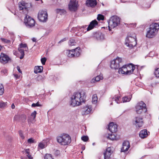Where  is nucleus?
Returning a JSON list of instances; mask_svg holds the SVG:
<instances>
[{
	"instance_id": "de8ad7c7",
	"label": "nucleus",
	"mask_w": 159,
	"mask_h": 159,
	"mask_svg": "<svg viewBox=\"0 0 159 159\" xmlns=\"http://www.w3.org/2000/svg\"><path fill=\"white\" fill-rule=\"evenodd\" d=\"M119 98H120V97H118V96L117 97H114L113 98V100H114V101H115L117 103H119L120 102H118L119 100Z\"/></svg>"
},
{
	"instance_id": "69168bd1",
	"label": "nucleus",
	"mask_w": 159,
	"mask_h": 159,
	"mask_svg": "<svg viewBox=\"0 0 159 159\" xmlns=\"http://www.w3.org/2000/svg\"><path fill=\"white\" fill-rule=\"evenodd\" d=\"M112 103H111V105H112Z\"/></svg>"
},
{
	"instance_id": "2f4dec72",
	"label": "nucleus",
	"mask_w": 159,
	"mask_h": 159,
	"mask_svg": "<svg viewBox=\"0 0 159 159\" xmlns=\"http://www.w3.org/2000/svg\"><path fill=\"white\" fill-rule=\"evenodd\" d=\"M20 120H21L22 122H24L26 119V116L25 115H22L20 116Z\"/></svg>"
},
{
	"instance_id": "9b49d317",
	"label": "nucleus",
	"mask_w": 159,
	"mask_h": 159,
	"mask_svg": "<svg viewBox=\"0 0 159 159\" xmlns=\"http://www.w3.org/2000/svg\"><path fill=\"white\" fill-rule=\"evenodd\" d=\"M133 124L137 127H141L143 124L142 117L140 116L136 117L133 120Z\"/></svg>"
},
{
	"instance_id": "e2e57ef3",
	"label": "nucleus",
	"mask_w": 159,
	"mask_h": 159,
	"mask_svg": "<svg viewBox=\"0 0 159 159\" xmlns=\"http://www.w3.org/2000/svg\"><path fill=\"white\" fill-rule=\"evenodd\" d=\"M2 46H0V51L1 50V49L2 48Z\"/></svg>"
},
{
	"instance_id": "a878e982",
	"label": "nucleus",
	"mask_w": 159,
	"mask_h": 159,
	"mask_svg": "<svg viewBox=\"0 0 159 159\" xmlns=\"http://www.w3.org/2000/svg\"><path fill=\"white\" fill-rule=\"evenodd\" d=\"M56 12L57 13H59L60 14H65L66 13V11L65 9H57L56 10Z\"/></svg>"
},
{
	"instance_id": "20e7f679",
	"label": "nucleus",
	"mask_w": 159,
	"mask_h": 159,
	"mask_svg": "<svg viewBox=\"0 0 159 159\" xmlns=\"http://www.w3.org/2000/svg\"><path fill=\"white\" fill-rule=\"evenodd\" d=\"M159 29V25L158 23H153L150 25L146 34V37L148 38H152L155 35V33L157 32Z\"/></svg>"
},
{
	"instance_id": "e433bc0d",
	"label": "nucleus",
	"mask_w": 159,
	"mask_h": 159,
	"mask_svg": "<svg viewBox=\"0 0 159 159\" xmlns=\"http://www.w3.org/2000/svg\"><path fill=\"white\" fill-rule=\"evenodd\" d=\"M44 159H53L51 154H46L44 156Z\"/></svg>"
},
{
	"instance_id": "6e6552de",
	"label": "nucleus",
	"mask_w": 159,
	"mask_h": 159,
	"mask_svg": "<svg viewBox=\"0 0 159 159\" xmlns=\"http://www.w3.org/2000/svg\"><path fill=\"white\" fill-rule=\"evenodd\" d=\"M122 63V58L117 57L115 59H114L111 61L110 67L111 69H118L120 66V64Z\"/></svg>"
},
{
	"instance_id": "ea45409f",
	"label": "nucleus",
	"mask_w": 159,
	"mask_h": 159,
	"mask_svg": "<svg viewBox=\"0 0 159 159\" xmlns=\"http://www.w3.org/2000/svg\"><path fill=\"white\" fill-rule=\"evenodd\" d=\"M154 74L157 77L159 78V68L155 70Z\"/></svg>"
},
{
	"instance_id": "f03ea898",
	"label": "nucleus",
	"mask_w": 159,
	"mask_h": 159,
	"mask_svg": "<svg viewBox=\"0 0 159 159\" xmlns=\"http://www.w3.org/2000/svg\"><path fill=\"white\" fill-rule=\"evenodd\" d=\"M135 67L132 63L128 65L123 66L121 67L120 68L118 72L119 74L126 75H130L132 74L135 70Z\"/></svg>"
},
{
	"instance_id": "58836bf2",
	"label": "nucleus",
	"mask_w": 159,
	"mask_h": 159,
	"mask_svg": "<svg viewBox=\"0 0 159 159\" xmlns=\"http://www.w3.org/2000/svg\"><path fill=\"white\" fill-rule=\"evenodd\" d=\"M1 39L3 42L5 43H10L11 41L7 39L3 38H1Z\"/></svg>"
},
{
	"instance_id": "49530a36",
	"label": "nucleus",
	"mask_w": 159,
	"mask_h": 159,
	"mask_svg": "<svg viewBox=\"0 0 159 159\" xmlns=\"http://www.w3.org/2000/svg\"><path fill=\"white\" fill-rule=\"evenodd\" d=\"M41 61L42 64L44 65L45 64V62L46 61V58L45 57L41 59Z\"/></svg>"
},
{
	"instance_id": "4c0bfd02",
	"label": "nucleus",
	"mask_w": 159,
	"mask_h": 159,
	"mask_svg": "<svg viewBox=\"0 0 159 159\" xmlns=\"http://www.w3.org/2000/svg\"><path fill=\"white\" fill-rule=\"evenodd\" d=\"M97 19L98 20H103L104 19V16L103 15L101 14H98V15Z\"/></svg>"
},
{
	"instance_id": "423d86ee",
	"label": "nucleus",
	"mask_w": 159,
	"mask_h": 159,
	"mask_svg": "<svg viewBox=\"0 0 159 159\" xmlns=\"http://www.w3.org/2000/svg\"><path fill=\"white\" fill-rule=\"evenodd\" d=\"M135 37V34H134L133 37L131 36H128L125 40V44L130 48L135 46L137 44V42Z\"/></svg>"
},
{
	"instance_id": "72a5a7b5",
	"label": "nucleus",
	"mask_w": 159,
	"mask_h": 159,
	"mask_svg": "<svg viewBox=\"0 0 159 159\" xmlns=\"http://www.w3.org/2000/svg\"><path fill=\"white\" fill-rule=\"evenodd\" d=\"M4 92V89L2 84H0V95H2Z\"/></svg>"
},
{
	"instance_id": "680f3d73",
	"label": "nucleus",
	"mask_w": 159,
	"mask_h": 159,
	"mask_svg": "<svg viewBox=\"0 0 159 159\" xmlns=\"http://www.w3.org/2000/svg\"><path fill=\"white\" fill-rule=\"evenodd\" d=\"M85 148V147H84V146H83V147H82V149L83 150H84Z\"/></svg>"
},
{
	"instance_id": "b1692460",
	"label": "nucleus",
	"mask_w": 159,
	"mask_h": 159,
	"mask_svg": "<svg viewBox=\"0 0 159 159\" xmlns=\"http://www.w3.org/2000/svg\"><path fill=\"white\" fill-rule=\"evenodd\" d=\"M43 69L42 66H35L34 68V72L35 74L41 72Z\"/></svg>"
},
{
	"instance_id": "864d4df0",
	"label": "nucleus",
	"mask_w": 159,
	"mask_h": 159,
	"mask_svg": "<svg viewBox=\"0 0 159 159\" xmlns=\"http://www.w3.org/2000/svg\"><path fill=\"white\" fill-rule=\"evenodd\" d=\"M17 70L18 71H19V73H22L21 70L20 69V68L19 66H17L16 67Z\"/></svg>"
},
{
	"instance_id": "f704fd0d",
	"label": "nucleus",
	"mask_w": 159,
	"mask_h": 159,
	"mask_svg": "<svg viewBox=\"0 0 159 159\" xmlns=\"http://www.w3.org/2000/svg\"><path fill=\"white\" fill-rule=\"evenodd\" d=\"M7 102H5L2 101L0 102V108H4L7 106Z\"/></svg>"
},
{
	"instance_id": "338daca9",
	"label": "nucleus",
	"mask_w": 159,
	"mask_h": 159,
	"mask_svg": "<svg viewBox=\"0 0 159 159\" xmlns=\"http://www.w3.org/2000/svg\"><path fill=\"white\" fill-rule=\"evenodd\" d=\"M36 1H39V0H35Z\"/></svg>"
},
{
	"instance_id": "4be33fe9",
	"label": "nucleus",
	"mask_w": 159,
	"mask_h": 159,
	"mask_svg": "<svg viewBox=\"0 0 159 159\" xmlns=\"http://www.w3.org/2000/svg\"><path fill=\"white\" fill-rule=\"evenodd\" d=\"M149 134V132H148L146 129H144L140 131L139 136L142 139H144L147 137Z\"/></svg>"
},
{
	"instance_id": "f8f14e48",
	"label": "nucleus",
	"mask_w": 159,
	"mask_h": 159,
	"mask_svg": "<svg viewBox=\"0 0 159 159\" xmlns=\"http://www.w3.org/2000/svg\"><path fill=\"white\" fill-rule=\"evenodd\" d=\"M77 3L76 0H70L68 5V8L71 11H75L77 9Z\"/></svg>"
},
{
	"instance_id": "c756f323",
	"label": "nucleus",
	"mask_w": 159,
	"mask_h": 159,
	"mask_svg": "<svg viewBox=\"0 0 159 159\" xmlns=\"http://www.w3.org/2000/svg\"><path fill=\"white\" fill-rule=\"evenodd\" d=\"M131 98H128V97L127 96H125L124 97L122 98L123 102H129L131 99Z\"/></svg>"
},
{
	"instance_id": "8fccbe9b",
	"label": "nucleus",
	"mask_w": 159,
	"mask_h": 159,
	"mask_svg": "<svg viewBox=\"0 0 159 159\" xmlns=\"http://www.w3.org/2000/svg\"><path fill=\"white\" fill-rule=\"evenodd\" d=\"M80 49V48L77 47V48H76L75 49H73V51L74 52V53H77V52L80 53V52L78 51V50H79Z\"/></svg>"
},
{
	"instance_id": "cd10ccee",
	"label": "nucleus",
	"mask_w": 159,
	"mask_h": 159,
	"mask_svg": "<svg viewBox=\"0 0 159 159\" xmlns=\"http://www.w3.org/2000/svg\"><path fill=\"white\" fill-rule=\"evenodd\" d=\"M98 100V97L96 94L93 95L92 98V102L93 104H95Z\"/></svg>"
},
{
	"instance_id": "13d9d810",
	"label": "nucleus",
	"mask_w": 159,
	"mask_h": 159,
	"mask_svg": "<svg viewBox=\"0 0 159 159\" xmlns=\"http://www.w3.org/2000/svg\"><path fill=\"white\" fill-rule=\"evenodd\" d=\"M87 25H84V26H81L80 28V29L81 28H83V29H84L85 28H86L87 27Z\"/></svg>"
},
{
	"instance_id": "393cba45",
	"label": "nucleus",
	"mask_w": 159,
	"mask_h": 159,
	"mask_svg": "<svg viewBox=\"0 0 159 159\" xmlns=\"http://www.w3.org/2000/svg\"><path fill=\"white\" fill-rule=\"evenodd\" d=\"M103 77L102 76L100 75H98L97 76L95 79H93L91 80V83H93L94 81L98 82L100 81V80H101L102 79Z\"/></svg>"
},
{
	"instance_id": "f257e3e1",
	"label": "nucleus",
	"mask_w": 159,
	"mask_h": 159,
	"mask_svg": "<svg viewBox=\"0 0 159 159\" xmlns=\"http://www.w3.org/2000/svg\"><path fill=\"white\" fill-rule=\"evenodd\" d=\"M86 98V93L84 92L74 93L71 98L70 105L73 107L79 106L81 102H85Z\"/></svg>"
},
{
	"instance_id": "774afa93",
	"label": "nucleus",
	"mask_w": 159,
	"mask_h": 159,
	"mask_svg": "<svg viewBox=\"0 0 159 159\" xmlns=\"http://www.w3.org/2000/svg\"><path fill=\"white\" fill-rule=\"evenodd\" d=\"M14 14L15 15H16V13H14Z\"/></svg>"
},
{
	"instance_id": "6e6d98bb",
	"label": "nucleus",
	"mask_w": 159,
	"mask_h": 159,
	"mask_svg": "<svg viewBox=\"0 0 159 159\" xmlns=\"http://www.w3.org/2000/svg\"><path fill=\"white\" fill-rule=\"evenodd\" d=\"M66 38H64L63 39L61 40L60 41H59V43H61V42L66 41Z\"/></svg>"
},
{
	"instance_id": "4d7b16f0",
	"label": "nucleus",
	"mask_w": 159,
	"mask_h": 159,
	"mask_svg": "<svg viewBox=\"0 0 159 159\" xmlns=\"http://www.w3.org/2000/svg\"><path fill=\"white\" fill-rule=\"evenodd\" d=\"M11 108L12 109H14L15 108V106L13 103L11 105Z\"/></svg>"
},
{
	"instance_id": "c9c22d12",
	"label": "nucleus",
	"mask_w": 159,
	"mask_h": 159,
	"mask_svg": "<svg viewBox=\"0 0 159 159\" xmlns=\"http://www.w3.org/2000/svg\"><path fill=\"white\" fill-rule=\"evenodd\" d=\"M25 152L26 154H27V155L28 158L30 159H32V157L31 156L30 154V149H26L25 150Z\"/></svg>"
},
{
	"instance_id": "79ce46f5",
	"label": "nucleus",
	"mask_w": 159,
	"mask_h": 159,
	"mask_svg": "<svg viewBox=\"0 0 159 159\" xmlns=\"http://www.w3.org/2000/svg\"><path fill=\"white\" fill-rule=\"evenodd\" d=\"M36 111H34L31 114V116L32 117V120H34L35 118Z\"/></svg>"
},
{
	"instance_id": "6ab92c4d",
	"label": "nucleus",
	"mask_w": 159,
	"mask_h": 159,
	"mask_svg": "<svg viewBox=\"0 0 159 159\" xmlns=\"http://www.w3.org/2000/svg\"><path fill=\"white\" fill-rule=\"evenodd\" d=\"M98 24L97 21L96 20H94L91 21L88 27L87 28V31H89L95 27Z\"/></svg>"
},
{
	"instance_id": "603ef678",
	"label": "nucleus",
	"mask_w": 159,
	"mask_h": 159,
	"mask_svg": "<svg viewBox=\"0 0 159 159\" xmlns=\"http://www.w3.org/2000/svg\"><path fill=\"white\" fill-rule=\"evenodd\" d=\"M20 116L15 115L14 118V120H20Z\"/></svg>"
},
{
	"instance_id": "4468645a",
	"label": "nucleus",
	"mask_w": 159,
	"mask_h": 159,
	"mask_svg": "<svg viewBox=\"0 0 159 159\" xmlns=\"http://www.w3.org/2000/svg\"><path fill=\"white\" fill-rule=\"evenodd\" d=\"M11 59L6 54L2 53L0 56V61L3 64L7 63Z\"/></svg>"
},
{
	"instance_id": "412c9836",
	"label": "nucleus",
	"mask_w": 159,
	"mask_h": 159,
	"mask_svg": "<svg viewBox=\"0 0 159 159\" xmlns=\"http://www.w3.org/2000/svg\"><path fill=\"white\" fill-rule=\"evenodd\" d=\"M111 154V148H107L105 152L104 153V159H109Z\"/></svg>"
},
{
	"instance_id": "1a4fd4ad",
	"label": "nucleus",
	"mask_w": 159,
	"mask_h": 159,
	"mask_svg": "<svg viewBox=\"0 0 159 159\" xmlns=\"http://www.w3.org/2000/svg\"><path fill=\"white\" fill-rule=\"evenodd\" d=\"M38 18L41 22H45L48 19V14L45 10L40 11L38 14Z\"/></svg>"
},
{
	"instance_id": "aec40b11",
	"label": "nucleus",
	"mask_w": 159,
	"mask_h": 159,
	"mask_svg": "<svg viewBox=\"0 0 159 159\" xmlns=\"http://www.w3.org/2000/svg\"><path fill=\"white\" fill-rule=\"evenodd\" d=\"M97 4V2L96 0H87L86 1V5L89 7H94Z\"/></svg>"
},
{
	"instance_id": "052dcab7",
	"label": "nucleus",
	"mask_w": 159,
	"mask_h": 159,
	"mask_svg": "<svg viewBox=\"0 0 159 159\" xmlns=\"http://www.w3.org/2000/svg\"><path fill=\"white\" fill-rule=\"evenodd\" d=\"M127 0H121V1L123 2H125L127 1Z\"/></svg>"
},
{
	"instance_id": "a19ab883",
	"label": "nucleus",
	"mask_w": 159,
	"mask_h": 159,
	"mask_svg": "<svg viewBox=\"0 0 159 159\" xmlns=\"http://www.w3.org/2000/svg\"><path fill=\"white\" fill-rule=\"evenodd\" d=\"M20 48H25L27 47V50H28V48L27 47V45L26 44H23L22 43H21L20 45Z\"/></svg>"
},
{
	"instance_id": "3c124183",
	"label": "nucleus",
	"mask_w": 159,
	"mask_h": 159,
	"mask_svg": "<svg viewBox=\"0 0 159 159\" xmlns=\"http://www.w3.org/2000/svg\"><path fill=\"white\" fill-rule=\"evenodd\" d=\"M28 142L29 143H33L34 142V140L33 138H30L28 140Z\"/></svg>"
},
{
	"instance_id": "473e14b6",
	"label": "nucleus",
	"mask_w": 159,
	"mask_h": 159,
	"mask_svg": "<svg viewBox=\"0 0 159 159\" xmlns=\"http://www.w3.org/2000/svg\"><path fill=\"white\" fill-rule=\"evenodd\" d=\"M44 78L41 75H39L35 78V80L37 81H41Z\"/></svg>"
},
{
	"instance_id": "ddd939ff",
	"label": "nucleus",
	"mask_w": 159,
	"mask_h": 159,
	"mask_svg": "<svg viewBox=\"0 0 159 159\" xmlns=\"http://www.w3.org/2000/svg\"><path fill=\"white\" fill-rule=\"evenodd\" d=\"M28 5V4L25 3L23 1H21L18 3L19 10H23L25 13L27 12L28 10V7H27Z\"/></svg>"
},
{
	"instance_id": "a211bd4d",
	"label": "nucleus",
	"mask_w": 159,
	"mask_h": 159,
	"mask_svg": "<svg viewBox=\"0 0 159 159\" xmlns=\"http://www.w3.org/2000/svg\"><path fill=\"white\" fill-rule=\"evenodd\" d=\"M93 37L97 40H101L104 39V35L101 32H96L94 33Z\"/></svg>"
},
{
	"instance_id": "c85d7f7f",
	"label": "nucleus",
	"mask_w": 159,
	"mask_h": 159,
	"mask_svg": "<svg viewBox=\"0 0 159 159\" xmlns=\"http://www.w3.org/2000/svg\"><path fill=\"white\" fill-rule=\"evenodd\" d=\"M107 139L111 140H114L116 139V136L114 134H112L111 133V134H109L107 137Z\"/></svg>"
},
{
	"instance_id": "dca6fc26",
	"label": "nucleus",
	"mask_w": 159,
	"mask_h": 159,
	"mask_svg": "<svg viewBox=\"0 0 159 159\" xmlns=\"http://www.w3.org/2000/svg\"><path fill=\"white\" fill-rule=\"evenodd\" d=\"M92 110V107L91 106H87L82 109V114L83 115L88 114L91 112Z\"/></svg>"
},
{
	"instance_id": "0eeeda50",
	"label": "nucleus",
	"mask_w": 159,
	"mask_h": 159,
	"mask_svg": "<svg viewBox=\"0 0 159 159\" xmlns=\"http://www.w3.org/2000/svg\"><path fill=\"white\" fill-rule=\"evenodd\" d=\"M136 113L138 114H141L147 111L146 105L143 101L138 103L135 107Z\"/></svg>"
},
{
	"instance_id": "37998d69",
	"label": "nucleus",
	"mask_w": 159,
	"mask_h": 159,
	"mask_svg": "<svg viewBox=\"0 0 159 159\" xmlns=\"http://www.w3.org/2000/svg\"><path fill=\"white\" fill-rule=\"evenodd\" d=\"M82 140L84 142H86L89 139V138L87 136H84L82 137Z\"/></svg>"
},
{
	"instance_id": "c03bdc74",
	"label": "nucleus",
	"mask_w": 159,
	"mask_h": 159,
	"mask_svg": "<svg viewBox=\"0 0 159 159\" xmlns=\"http://www.w3.org/2000/svg\"><path fill=\"white\" fill-rule=\"evenodd\" d=\"M19 134L20 136V137L21 138V139H24L25 137L24 136L23 134L22 131L21 130H20L19 131Z\"/></svg>"
},
{
	"instance_id": "f3484780",
	"label": "nucleus",
	"mask_w": 159,
	"mask_h": 159,
	"mask_svg": "<svg viewBox=\"0 0 159 159\" xmlns=\"http://www.w3.org/2000/svg\"><path fill=\"white\" fill-rule=\"evenodd\" d=\"M130 147L129 142L128 141H124L123 143L122 147L121 149V152L127 151Z\"/></svg>"
},
{
	"instance_id": "7ed1b4c3",
	"label": "nucleus",
	"mask_w": 159,
	"mask_h": 159,
	"mask_svg": "<svg viewBox=\"0 0 159 159\" xmlns=\"http://www.w3.org/2000/svg\"><path fill=\"white\" fill-rule=\"evenodd\" d=\"M57 140L60 144L63 145H68L71 142L70 136L66 134H63L58 136L57 138Z\"/></svg>"
},
{
	"instance_id": "0e129e2a",
	"label": "nucleus",
	"mask_w": 159,
	"mask_h": 159,
	"mask_svg": "<svg viewBox=\"0 0 159 159\" xmlns=\"http://www.w3.org/2000/svg\"><path fill=\"white\" fill-rule=\"evenodd\" d=\"M93 145H95V143H93V144H92Z\"/></svg>"
},
{
	"instance_id": "bb28decb",
	"label": "nucleus",
	"mask_w": 159,
	"mask_h": 159,
	"mask_svg": "<svg viewBox=\"0 0 159 159\" xmlns=\"http://www.w3.org/2000/svg\"><path fill=\"white\" fill-rule=\"evenodd\" d=\"M18 50L21 54L20 58V59H22L24 58L25 56L24 50L23 49H21V48H18Z\"/></svg>"
},
{
	"instance_id": "2eb2a0df",
	"label": "nucleus",
	"mask_w": 159,
	"mask_h": 159,
	"mask_svg": "<svg viewBox=\"0 0 159 159\" xmlns=\"http://www.w3.org/2000/svg\"><path fill=\"white\" fill-rule=\"evenodd\" d=\"M108 129L112 133H115L117 131V125L113 122H111L109 125Z\"/></svg>"
},
{
	"instance_id": "a18cd8bd",
	"label": "nucleus",
	"mask_w": 159,
	"mask_h": 159,
	"mask_svg": "<svg viewBox=\"0 0 159 159\" xmlns=\"http://www.w3.org/2000/svg\"><path fill=\"white\" fill-rule=\"evenodd\" d=\"M41 106V105L39 104V102H37L36 103H33L31 105V106L33 107Z\"/></svg>"
},
{
	"instance_id": "7c9ffc66",
	"label": "nucleus",
	"mask_w": 159,
	"mask_h": 159,
	"mask_svg": "<svg viewBox=\"0 0 159 159\" xmlns=\"http://www.w3.org/2000/svg\"><path fill=\"white\" fill-rule=\"evenodd\" d=\"M76 42L75 40L72 39H70L69 41V44L70 46L75 45Z\"/></svg>"
},
{
	"instance_id": "39448f33",
	"label": "nucleus",
	"mask_w": 159,
	"mask_h": 159,
	"mask_svg": "<svg viewBox=\"0 0 159 159\" xmlns=\"http://www.w3.org/2000/svg\"><path fill=\"white\" fill-rule=\"evenodd\" d=\"M108 27L109 30H111V28H114L118 25L120 24V19L116 16H112L108 21Z\"/></svg>"
},
{
	"instance_id": "9d476101",
	"label": "nucleus",
	"mask_w": 159,
	"mask_h": 159,
	"mask_svg": "<svg viewBox=\"0 0 159 159\" xmlns=\"http://www.w3.org/2000/svg\"><path fill=\"white\" fill-rule=\"evenodd\" d=\"M24 23L26 26L28 27H33L35 25L34 19L28 15H26L24 19Z\"/></svg>"
},
{
	"instance_id": "bf43d9fd",
	"label": "nucleus",
	"mask_w": 159,
	"mask_h": 159,
	"mask_svg": "<svg viewBox=\"0 0 159 159\" xmlns=\"http://www.w3.org/2000/svg\"><path fill=\"white\" fill-rule=\"evenodd\" d=\"M32 40H33V42H35L36 41V39L35 38H33L32 39Z\"/></svg>"
},
{
	"instance_id": "09e8293b",
	"label": "nucleus",
	"mask_w": 159,
	"mask_h": 159,
	"mask_svg": "<svg viewBox=\"0 0 159 159\" xmlns=\"http://www.w3.org/2000/svg\"><path fill=\"white\" fill-rule=\"evenodd\" d=\"M44 144L42 143H40L38 145L39 147L41 148V149H43L44 148Z\"/></svg>"
},
{
	"instance_id": "5fc2aeb1",
	"label": "nucleus",
	"mask_w": 159,
	"mask_h": 159,
	"mask_svg": "<svg viewBox=\"0 0 159 159\" xmlns=\"http://www.w3.org/2000/svg\"><path fill=\"white\" fill-rule=\"evenodd\" d=\"M14 75L16 79H18L19 77V76L17 74H14Z\"/></svg>"
},
{
	"instance_id": "5701e85b",
	"label": "nucleus",
	"mask_w": 159,
	"mask_h": 159,
	"mask_svg": "<svg viewBox=\"0 0 159 159\" xmlns=\"http://www.w3.org/2000/svg\"><path fill=\"white\" fill-rule=\"evenodd\" d=\"M74 53L73 49L69 50L68 54V57H78L80 55V52H77V53Z\"/></svg>"
}]
</instances>
